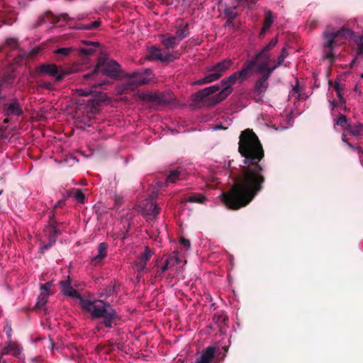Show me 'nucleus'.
Masks as SVG:
<instances>
[{
	"mask_svg": "<svg viewBox=\"0 0 363 363\" xmlns=\"http://www.w3.org/2000/svg\"><path fill=\"white\" fill-rule=\"evenodd\" d=\"M238 150L244 158L245 165L229 192L220 196L230 209L247 206L261 191L264 182L263 169L259 164L264 151L257 136L250 129L242 131L240 136Z\"/></svg>",
	"mask_w": 363,
	"mask_h": 363,
	"instance_id": "obj_1",
	"label": "nucleus"
},
{
	"mask_svg": "<svg viewBox=\"0 0 363 363\" xmlns=\"http://www.w3.org/2000/svg\"><path fill=\"white\" fill-rule=\"evenodd\" d=\"M60 285L63 295L79 299L80 306L84 311L89 313L93 318H103L104 325L106 328H112L116 313L109 303L99 300L91 301L84 298L72 286L69 278L67 280L61 281Z\"/></svg>",
	"mask_w": 363,
	"mask_h": 363,
	"instance_id": "obj_2",
	"label": "nucleus"
},
{
	"mask_svg": "<svg viewBox=\"0 0 363 363\" xmlns=\"http://www.w3.org/2000/svg\"><path fill=\"white\" fill-rule=\"evenodd\" d=\"M256 65L255 60H247L244 62L240 70L236 71L228 77L223 79L220 81V84L223 86V89L217 95L215 100L216 102L222 101L225 99L233 92L232 86L237 82L242 84L250 78L254 74L257 72Z\"/></svg>",
	"mask_w": 363,
	"mask_h": 363,
	"instance_id": "obj_3",
	"label": "nucleus"
},
{
	"mask_svg": "<svg viewBox=\"0 0 363 363\" xmlns=\"http://www.w3.org/2000/svg\"><path fill=\"white\" fill-rule=\"evenodd\" d=\"M353 35L352 30L346 28H341L337 30H332L329 28L323 33V57L333 62L335 56L334 50L345 43V40Z\"/></svg>",
	"mask_w": 363,
	"mask_h": 363,
	"instance_id": "obj_4",
	"label": "nucleus"
},
{
	"mask_svg": "<svg viewBox=\"0 0 363 363\" xmlns=\"http://www.w3.org/2000/svg\"><path fill=\"white\" fill-rule=\"evenodd\" d=\"M152 77L150 69H146L144 72H133L128 74L125 80L117 86L116 91L118 94H123L127 91H133L139 85L149 83Z\"/></svg>",
	"mask_w": 363,
	"mask_h": 363,
	"instance_id": "obj_5",
	"label": "nucleus"
},
{
	"mask_svg": "<svg viewBox=\"0 0 363 363\" xmlns=\"http://www.w3.org/2000/svg\"><path fill=\"white\" fill-rule=\"evenodd\" d=\"M120 65L113 60L99 61L96 67L89 73L83 75L84 79H95L99 75L109 76L116 78L118 77Z\"/></svg>",
	"mask_w": 363,
	"mask_h": 363,
	"instance_id": "obj_6",
	"label": "nucleus"
},
{
	"mask_svg": "<svg viewBox=\"0 0 363 363\" xmlns=\"http://www.w3.org/2000/svg\"><path fill=\"white\" fill-rule=\"evenodd\" d=\"M232 65L233 61L229 58H226L216 63L215 65L208 67L206 70L211 73L196 81L195 84L201 85L218 80L231 67Z\"/></svg>",
	"mask_w": 363,
	"mask_h": 363,
	"instance_id": "obj_7",
	"label": "nucleus"
},
{
	"mask_svg": "<svg viewBox=\"0 0 363 363\" xmlns=\"http://www.w3.org/2000/svg\"><path fill=\"white\" fill-rule=\"evenodd\" d=\"M221 90L218 85L206 87L196 93L194 95V100L203 103L209 101L211 105H215L220 102H216L215 100Z\"/></svg>",
	"mask_w": 363,
	"mask_h": 363,
	"instance_id": "obj_8",
	"label": "nucleus"
},
{
	"mask_svg": "<svg viewBox=\"0 0 363 363\" xmlns=\"http://www.w3.org/2000/svg\"><path fill=\"white\" fill-rule=\"evenodd\" d=\"M140 98L156 105H164L169 102L167 95L162 93L145 91L140 94Z\"/></svg>",
	"mask_w": 363,
	"mask_h": 363,
	"instance_id": "obj_9",
	"label": "nucleus"
},
{
	"mask_svg": "<svg viewBox=\"0 0 363 363\" xmlns=\"http://www.w3.org/2000/svg\"><path fill=\"white\" fill-rule=\"evenodd\" d=\"M177 57L170 53L169 51H162L161 49L157 47H151L149 49V59L150 60H157L162 62H172Z\"/></svg>",
	"mask_w": 363,
	"mask_h": 363,
	"instance_id": "obj_10",
	"label": "nucleus"
},
{
	"mask_svg": "<svg viewBox=\"0 0 363 363\" xmlns=\"http://www.w3.org/2000/svg\"><path fill=\"white\" fill-rule=\"evenodd\" d=\"M267 80L266 77H262L255 82L253 89V99L256 102L262 101L264 94L268 88Z\"/></svg>",
	"mask_w": 363,
	"mask_h": 363,
	"instance_id": "obj_11",
	"label": "nucleus"
},
{
	"mask_svg": "<svg viewBox=\"0 0 363 363\" xmlns=\"http://www.w3.org/2000/svg\"><path fill=\"white\" fill-rule=\"evenodd\" d=\"M277 38H272L259 52L255 55V58L253 59L255 60V63L257 64V62L259 60H263V62H268L271 58V55L269 52L277 45Z\"/></svg>",
	"mask_w": 363,
	"mask_h": 363,
	"instance_id": "obj_12",
	"label": "nucleus"
},
{
	"mask_svg": "<svg viewBox=\"0 0 363 363\" xmlns=\"http://www.w3.org/2000/svg\"><path fill=\"white\" fill-rule=\"evenodd\" d=\"M38 71L40 73L46 74L55 77L57 80H60L65 72L59 70L58 67L55 64L42 65L38 68Z\"/></svg>",
	"mask_w": 363,
	"mask_h": 363,
	"instance_id": "obj_13",
	"label": "nucleus"
},
{
	"mask_svg": "<svg viewBox=\"0 0 363 363\" xmlns=\"http://www.w3.org/2000/svg\"><path fill=\"white\" fill-rule=\"evenodd\" d=\"M140 208L143 214L147 216L155 217L158 213L160 208L152 200H147L140 205Z\"/></svg>",
	"mask_w": 363,
	"mask_h": 363,
	"instance_id": "obj_14",
	"label": "nucleus"
},
{
	"mask_svg": "<svg viewBox=\"0 0 363 363\" xmlns=\"http://www.w3.org/2000/svg\"><path fill=\"white\" fill-rule=\"evenodd\" d=\"M153 252L148 247H145L144 252L140 254L138 257V260L135 263V266L137 268L138 273L142 272L145 270L147 262L150 259V258L152 256Z\"/></svg>",
	"mask_w": 363,
	"mask_h": 363,
	"instance_id": "obj_15",
	"label": "nucleus"
},
{
	"mask_svg": "<svg viewBox=\"0 0 363 363\" xmlns=\"http://www.w3.org/2000/svg\"><path fill=\"white\" fill-rule=\"evenodd\" d=\"M163 259L164 264L160 269L161 273H164L168 269H173L176 265L179 264L182 262L177 253L164 256Z\"/></svg>",
	"mask_w": 363,
	"mask_h": 363,
	"instance_id": "obj_16",
	"label": "nucleus"
},
{
	"mask_svg": "<svg viewBox=\"0 0 363 363\" xmlns=\"http://www.w3.org/2000/svg\"><path fill=\"white\" fill-rule=\"evenodd\" d=\"M216 351L214 347H208L202 352L201 356L196 359V363H211L214 359Z\"/></svg>",
	"mask_w": 363,
	"mask_h": 363,
	"instance_id": "obj_17",
	"label": "nucleus"
},
{
	"mask_svg": "<svg viewBox=\"0 0 363 363\" xmlns=\"http://www.w3.org/2000/svg\"><path fill=\"white\" fill-rule=\"evenodd\" d=\"M176 28V35L174 36L180 41L186 38L189 34V25L182 20L177 21Z\"/></svg>",
	"mask_w": 363,
	"mask_h": 363,
	"instance_id": "obj_18",
	"label": "nucleus"
},
{
	"mask_svg": "<svg viewBox=\"0 0 363 363\" xmlns=\"http://www.w3.org/2000/svg\"><path fill=\"white\" fill-rule=\"evenodd\" d=\"M107 250L108 245L106 243H99L97 247V254L96 255H93L91 257V263L93 264H96L101 262L106 257Z\"/></svg>",
	"mask_w": 363,
	"mask_h": 363,
	"instance_id": "obj_19",
	"label": "nucleus"
},
{
	"mask_svg": "<svg viewBox=\"0 0 363 363\" xmlns=\"http://www.w3.org/2000/svg\"><path fill=\"white\" fill-rule=\"evenodd\" d=\"M10 353L16 357H20L21 353V347L16 342H11V340H9L2 349L1 355H6Z\"/></svg>",
	"mask_w": 363,
	"mask_h": 363,
	"instance_id": "obj_20",
	"label": "nucleus"
},
{
	"mask_svg": "<svg viewBox=\"0 0 363 363\" xmlns=\"http://www.w3.org/2000/svg\"><path fill=\"white\" fill-rule=\"evenodd\" d=\"M160 41L162 42V45L167 48H174L177 45L179 44L181 42L177 38H176L174 35H169L168 34L167 35H162L160 36Z\"/></svg>",
	"mask_w": 363,
	"mask_h": 363,
	"instance_id": "obj_21",
	"label": "nucleus"
},
{
	"mask_svg": "<svg viewBox=\"0 0 363 363\" xmlns=\"http://www.w3.org/2000/svg\"><path fill=\"white\" fill-rule=\"evenodd\" d=\"M4 110L7 115L9 116H19L21 114L22 111L16 100L4 105Z\"/></svg>",
	"mask_w": 363,
	"mask_h": 363,
	"instance_id": "obj_22",
	"label": "nucleus"
},
{
	"mask_svg": "<svg viewBox=\"0 0 363 363\" xmlns=\"http://www.w3.org/2000/svg\"><path fill=\"white\" fill-rule=\"evenodd\" d=\"M186 177V173L182 168H177L170 172L167 178V182L174 183L177 180L184 179Z\"/></svg>",
	"mask_w": 363,
	"mask_h": 363,
	"instance_id": "obj_23",
	"label": "nucleus"
},
{
	"mask_svg": "<svg viewBox=\"0 0 363 363\" xmlns=\"http://www.w3.org/2000/svg\"><path fill=\"white\" fill-rule=\"evenodd\" d=\"M236 7L237 6L234 5L231 7H227L225 9L224 14L227 18L225 26H234L233 21L238 16V13L235 11Z\"/></svg>",
	"mask_w": 363,
	"mask_h": 363,
	"instance_id": "obj_24",
	"label": "nucleus"
},
{
	"mask_svg": "<svg viewBox=\"0 0 363 363\" xmlns=\"http://www.w3.org/2000/svg\"><path fill=\"white\" fill-rule=\"evenodd\" d=\"M48 230L49 231L50 233V241L48 244L42 245L40 246V249L42 250H45L50 247L52 245V244L55 242L56 239L59 235V232L57 230V227L55 225H50Z\"/></svg>",
	"mask_w": 363,
	"mask_h": 363,
	"instance_id": "obj_25",
	"label": "nucleus"
},
{
	"mask_svg": "<svg viewBox=\"0 0 363 363\" xmlns=\"http://www.w3.org/2000/svg\"><path fill=\"white\" fill-rule=\"evenodd\" d=\"M274 22V16L271 11H266L264 13V21L263 26L261 29L259 35H264L265 33L270 28Z\"/></svg>",
	"mask_w": 363,
	"mask_h": 363,
	"instance_id": "obj_26",
	"label": "nucleus"
},
{
	"mask_svg": "<svg viewBox=\"0 0 363 363\" xmlns=\"http://www.w3.org/2000/svg\"><path fill=\"white\" fill-rule=\"evenodd\" d=\"M279 65H277L276 63L272 67H268V62H262L258 66H257V72H264V74H263V77H266V79H269L271 74L273 72V71L277 68Z\"/></svg>",
	"mask_w": 363,
	"mask_h": 363,
	"instance_id": "obj_27",
	"label": "nucleus"
},
{
	"mask_svg": "<svg viewBox=\"0 0 363 363\" xmlns=\"http://www.w3.org/2000/svg\"><path fill=\"white\" fill-rule=\"evenodd\" d=\"M58 18L55 16L53 13L50 12H47L44 15L40 16L38 19L37 24L35 26V27L41 25L44 22H49L50 23H57V19Z\"/></svg>",
	"mask_w": 363,
	"mask_h": 363,
	"instance_id": "obj_28",
	"label": "nucleus"
},
{
	"mask_svg": "<svg viewBox=\"0 0 363 363\" xmlns=\"http://www.w3.org/2000/svg\"><path fill=\"white\" fill-rule=\"evenodd\" d=\"M348 132L350 135L354 136L363 137V124L357 123L354 125H347Z\"/></svg>",
	"mask_w": 363,
	"mask_h": 363,
	"instance_id": "obj_29",
	"label": "nucleus"
},
{
	"mask_svg": "<svg viewBox=\"0 0 363 363\" xmlns=\"http://www.w3.org/2000/svg\"><path fill=\"white\" fill-rule=\"evenodd\" d=\"M49 296L50 292L40 291L35 307L38 308H43L48 302Z\"/></svg>",
	"mask_w": 363,
	"mask_h": 363,
	"instance_id": "obj_30",
	"label": "nucleus"
},
{
	"mask_svg": "<svg viewBox=\"0 0 363 363\" xmlns=\"http://www.w3.org/2000/svg\"><path fill=\"white\" fill-rule=\"evenodd\" d=\"M206 198L203 195L201 194H194L189 196L188 201L191 203H202L205 201Z\"/></svg>",
	"mask_w": 363,
	"mask_h": 363,
	"instance_id": "obj_31",
	"label": "nucleus"
},
{
	"mask_svg": "<svg viewBox=\"0 0 363 363\" xmlns=\"http://www.w3.org/2000/svg\"><path fill=\"white\" fill-rule=\"evenodd\" d=\"M355 43L357 46V55L363 54V35L357 36L355 40Z\"/></svg>",
	"mask_w": 363,
	"mask_h": 363,
	"instance_id": "obj_32",
	"label": "nucleus"
},
{
	"mask_svg": "<svg viewBox=\"0 0 363 363\" xmlns=\"http://www.w3.org/2000/svg\"><path fill=\"white\" fill-rule=\"evenodd\" d=\"M74 199L78 202L83 203L85 200V196L81 190L77 189L73 193Z\"/></svg>",
	"mask_w": 363,
	"mask_h": 363,
	"instance_id": "obj_33",
	"label": "nucleus"
},
{
	"mask_svg": "<svg viewBox=\"0 0 363 363\" xmlns=\"http://www.w3.org/2000/svg\"><path fill=\"white\" fill-rule=\"evenodd\" d=\"M288 55H289V52L286 50V48H284L281 50V54L279 55V56L277 58V65L280 66L284 62V60L286 58V57Z\"/></svg>",
	"mask_w": 363,
	"mask_h": 363,
	"instance_id": "obj_34",
	"label": "nucleus"
},
{
	"mask_svg": "<svg viewBox=\"0 0 363 363\" xmlns=\"http://www.w3.org/2000/svg\"><path fill=\"white\" fill-rule=\"evenodd\" d=\"M99 25H100V22L99 21H94V22H91V23H89V24L77 27V29H79V30H91V29H93V28H95L99 26Z\"/></svg>",
	"mask_w": 363,
	"mask_h": 363,
	"instance_id": "obj_35",
	"label": "nucleus"
},
{
	"mask_svg": "<svg viewBox=\"0 0 363 363\" xmlns=\"http://www.w3.org/2000/svg\"><path fill=\"white\" fill-rule=\"evenodd\" d=\"M6 44L8 46L11 47V48H13V49H16L18 46V41L14 38H7L6 40Z\"/></svg>",
	"mask_w": 363,
	"mask_h": 363,
	"instance_id": "obj_36",
	"label": "nucleus"
},
{
	"mask_svg": "<svg viewBox=\"0 0 363 363\" xmlns=\"http://www.w3.org/2000/svg\"><path fill=\"white\" fill-rule=\"evenodd\" d=\"M76 91L79 96H89L94 93L91 89H78Z\"/></svg>",
	"mask_w": 363,
	"mask_h": 363,
	"instance_id": "obj_37",
	"label": "nucleus"
},
{
	"mask_svg": "<svg viewBox=\"0 0 363 363\" xmlns=\"http://www.w3.org/2000/svg\"><path fill=\"white\" fill-rule=\"evenodd\" d=\"M71 50L72 49L70 48H62L55 50L54 52L57 55L67 56L70 53Z\"/></svg>",
	"mask_w": 363,
	"mask_h": 363,
	"instance_id": "obj_38",
	"label": "nucleus"
},
{
	"mask_svg": "<svg viewBox=\"0 0 363 363\" xmlns=\"http://www.w3.org/2000/svg\"><path fill=\"white\" fill-rule=\"evenodd\" d=\"M342 140L351 149L357 150L359 153L362 152V149L359 147H354L352 144H350V143L347 142V140L346 139V135L345 133H343L342 135Z\"/></svg>",
	"mask_w": 363,
	"mask_h": 363,
	"instance_id": "obj_39",
	"label": "nucleus"
},
{
	"mask_svg": "<svg viewBox=\"0 0 363 363\" xmlns=\"http://www.w3.org/2000/svg\"><path fill=\"white\" fill-rule=\"evenodd\" d=\"M347 123V119L345 116L341 115L338 117L336 121V124L337 125L343 126L344 125Z\"/></svg>",
	"mask_w": 363,
	"mask_h": 363,
	"instance_id": "obj_40",
	"label": "nucleus"
},
{
	"mask_svg": "<svg viewBox=\"0 0 363 363\" xmlns=\"http://www.w3.org/2000/svg\"><path fill=\"white\" fill-rule=\"evenodd\" d=\"M290 95L291 96H294L296 99H298L300 97L299 89L298 86H293Z\"/></svg>",
	"mask_w": 363,
	"mask_h": 363,
	"instance_id": "obj_41",
	"label": "nucleus"
},
{
	"mask_svg": "<svg viewBox=\"0 0 363 363\" xmlns=\"http://www.w3.org/2000/svg\"><path fill=\"white\" fill-rule=\"evenodd\" d=\"M52 286V282L48 281L45 284L40 285V291L50 292V289Z\"/></svg>",
	"mask_w": 363,
	"mask_h": 363,
	"instance_id": "obj_42",
	"label": "nucleus"
},
{
	"mask_svg": "<svg viewBox=\"0 0 363 363\" xmlns=\"http://www.w3.org/2000/svg\"><path fill=\"white\" fill-rule=\"evenodd\" d=\"M80 52L84 55H90L94 52V50L93 48H82Z\"/></svg>",
	"mask_w": 363,
	"mask_h": 363,
	"instance_id": "obj_43",
	"label": "nucleus"
},
{
	"mask_svg": "<svg viewBox=\"0 0 363 363\" xmlns=\"http://www.w3.org/2000/svg\"><path fill=\"white\" fill-rule=\"evenodd\" d=\"M335 89L336 90L337 95L338 98L340 99V100H342L343 99H342V94H341L340 89V84L338 82L335 83Z\"/></svg>",
	"mask_w": 363,
	"mask_h": 363,
	"instance_id": "obj_44",
	"label": "nucleus"
},
{
	"mask_svg": "<svg viewBox=\"0 0 363 363\" xmlns=\"http://www.w3.org/2000/svg\"><path fill=\"white\" fill-rule=\"evenodd\" d=\"M13 78V74H9L6 82H5L4 80H1L0 81V86H3L4 84H11V83H12Z\"/></svg>",
	"mask_w": 363,
	"mask_h": 363,
	"instance_id": "obj_45",
	"label": "nucleus"
},
{
	"mask_svg": "<svg viewBox=\"0 0 363 363\" xmlns=\"http://www.w3.org/2000/svg\"><path fill=\"white\" fill-rule=\"evenodd\" d=\"M180 243L184 247L189 248L190 247V242L184 238H182L179 240Z\"/></svg>",
	"mask_w": 363,
	"mask_h": 363,
	"instance_id": "obj_46",
	"label": "nucleus"
},
{
	"mask_svg": "<svg viewBox=\"0 0 363 363\" xmlns=\"http://www.w3.org/2000/svg\"><path fill=\"white\" fill-rule=\"evenodd\" d=\"M105 82H98V83H91V86L92 87H96V86H101L104 84H105Z\"/></svg>",
	"mask_w": 363,
	"mask_h": 363,
	"instance_id": "obj_47",
	"label": "nucleus"
},
{
	"mask_svg": "<svg viewBox=\"0 0 363 363\" xmlns=\"http://www.w3.org/2000/svg\"><path fill=\"white\" fill-rule=\"evenodd\" d=\"M6 334L8 335V337L11 338V328L10 327H9L8 329L6 330Z\"/></svg>",
	"mask_w": 363,
	"mask_h": 363,
	"instance_id": "obj_48",
	"label": "nucleus"
},
{
	"mask_svg": "<svg viewBox=\"0 0 363 363\" xmlns=\"http://www.w3.org/2000/svg\"><path fill=\"white\" fill-rule=\"evenodd\" d=\"M222 128V125H216L214 128H213V130H219V129H221Z\"/></svg>",
	"mask_w": 363,
	"mask_h": 363,
	"instance_id": "obj_49",
	"label": "nucleus"
},
{
	"mask_svg": "<svg viewBox=\"0 0 363 363\" xmlns=\"http://www.w3.org/2000/svg\"><path fill=\"white\" fill-rule=\"evenodd\" d=\"M330 104H331L332 109H333V108H334V107L335 106V101H330Z\"/></svg>",
	"mask_w": 363,
	"mask_h": 363,
	"instance_id": "obj_50",
	"label": "nucleus"
},
{
	"mask_svg": "<svg viewBox=\"0 0 363 363\" xmlns=\"http://www.w3.org/2000/svg\"><path fill=\"white\" fill-rule=\"evenodd\" d=\"M220 318L223 321H225V320L227 319V317H226V315H221L220 316Z\"/></svg>",
	"mask_w": 363,
	"mask_h": 363,
	"instance_id": "obj_51",
	"label": "nucleus"
},
{
	"mask_svg": "<svg viewBox=\"0 0 363 363\" xmlns=\"http://www.w3.org/2000/svg\"><path fill=\"white\" fill-rule=\"evenodd\" d=\"M90 44L94 45H96V46H98V45H99V43H90Z\"/></svg>",
	"mask_w": 363,
	"mask_h": 363,
	"instance_id": "obj_52",
	"label": "nucleus"
},
{
	"mask_svg": "<svg viewBox=\"0 0 363 363\" xmlns=\"http://www.w3.org/2000/svg\"><path fill=\"white\" fill-rule=\"evenodd\" d=\"M354 91L357 92L358 91V86H356L354 89Z\"/></svg>",
	"mask_w": 363,
	"mask_h": 363,
	"instance_id": "obj_53",
	"label": "nucleus"
},
{
	"mask_svg": "<svg viewBox=\"0 0 363 363\" xmlns=\"http://www.w3.org/2000/svg\"><path fill=\"white\" fill-rule=\"evenodd\" d=\"M357 60V57H355L353 59V60H352V65H353V64L354 63V62H355V60Z\"/></svg>",
	"mask_w": 363,
	"mask_h": 363,
	"instance_id": "obj_54",
	"label": "nucleus"
},
{
	"mask_svg": "<svg viewBox=\"0 0 363 363\" xmlns=\"http://www.w3.org/2000/svg\"><path fill=\"white\" fill-rule=\"evenodd\" d=\"M235 1H236L237 4H238L241 0H234Z\"/></svg>",
	"mask_w": 363,
	"mask_h": 363,
	"instance_id": "obj_55",
	"label": "nucleus"
},
{
	"mask_svg": "<svg viewBox=\"0 0 363 363\" xmlns=\"http://www.w3.org/2000/svg\"><path fill=\"white\" fill-rule=\"evenodd\" d=\"M361 77L363 78V72L361 74Z\"/></svg>",
	"mask_w": 363,
	"mask_h": 363,
	"instance_id": "obj_56",
	"label": "nucleus"
}]
</instances>
